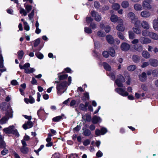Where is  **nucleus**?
<instances>
[{"label": "nucleus", "mask_w": 158, "mask_h": 158, "mask_svg": "<svg viewBox=\"0 0 158 158\" xmlns=\"http://www.w3.org/2000/svg\"><path fill=\"white\" fill-rule=\"evenodd\" d=\"M55 83L57 84L56 86L57 93L58 95H60L63 94L67 89L68 85L67 82L63 81L58 82L56 81Z\"/></svg>", "instance_id": "1"}, {"label": "nucleus", "mask_w": 158, "mask_h": 158, "mask_svg": "<svg viewBox=\"0 0 158 158\" xmlns=\"http://www.w3.org/2000/svg\"><path fill=\"white\" fill-rule=\"evenodd\" d=\"M13 112L12 109H9L8 111L5 113V116L0 120V124L2 125L6 123L10 118L13 117Z\"/></svg>", "instance_id": "2"}, {"label": "nucleus", "mask_w": 158, "mask_h": 158, "mask_svg": "<svg viewBox=\"0 0 158 158\" xmlns=\"http://www.w3.org/2000/svg\"><path fill=\"white\" fill-rule=\"evenodd\" d=\"M115 91L118 93L123 97H126L128 94V93L126 91V88H117L115 89Z\"/></svg>", "instance_id": "3"}, {"label": "nucleus", "mask_w": 158, "mask_h": 158, "mask_svg": "<svg viewBox=\"0 0 158 158\" xmlns=\"http://www.w3.org/2000/svg\"><path fill=\"white\" fill-rule=\"evenodd\" d=\"M152 0H144L142 2V5L144 9L150 10L152 8L151 5Z\"/></svg>", "instance_id": "4"}, {"label": "nucleus", "mask_w": 158, "mask_h": 158, "mask_svg": "<svg viewBox=\"0 0 158 158\" xmlns=\"http://www.w3.org/2000/svg\"><path fill=\"white\" fill-rule=\"evenodd\" d=\"M118 77L119 79H118L115 81V83L118 87H123V85L122 83L125 82V79L121 75H119Z\"/></svg>", "instance_id": "5"}, {"label": "nucleus", "mask_w": 158, "mask_h": 158, "mask_svg": "<svg viewBox=\"0 0 158 158\" xmlns=\"http://www.w3.org/2000/svg\"><path fill=\"white\" fill-rule=\"evenodd\" d=\"M91 15L95 20L97 22L100 21L102 19L101 15L94 11L91 12Z\"/></svg>", "instance_id": "6"}, {"label": "nucleus", "mask_w": 158, "mask_h": 158, "mask_svg": "<svg viewBox=\"0 0 158 158\" xmlns=\"http://www.w3.org/2000/svg\"><path fill=\"white\" fill-rule=\"evenodd\" d=\"M110 20L113 23H116L118 22V23H122L123 20L119 18L115 15H112L110 18Z\"/></svg>", "instance_id": "7"}, {"label": "nucleus", "mask_w": 158, "mask_h": 158, "mask_svg": "<svg viewBox=\"0 0 158 158\" xmlns=\"http://www.w3.org/2000/svg\"><path fill=\"white\" fill-rule=\"evenodd\" d=\"M139 40L142 44H146L151 42V40L150 39L143 36L140 38Z\"/></svg>", "instance_id": "8"}, {"label": "nucleus", "mask_w": 158, "mask_h": 158, "mask_svg": "<svg viewBox=\"0 0 158 158\" xmlns=\"http://www.w3.org/2000/svg\"><path fill=\"white\" fill-rule=\"evenodd\" d=\"M0 106L2 110L4 111H6V112H8L9 109H12L10 107L8 104L5 102L1 104Z\"/></svg>", "instance_id": "9"}, {"label": "nucleus", "mask_w": 158, "mask_h": 158, "mask_svg": "<svg viewBox=\"0 0 158 158\" xmlns=\"http://www.w3.org/2000/svg\"><path fill=\"white\" fill-rule=\"evenodd\" d=\"M14 128L15 127L14 126H10L3 129V131L6 134H11Z\"/></svg>", "instance_id": "10"}, {"label": "nucleus", "mask_w": 158, "mask_h": 158, "mask_svg": "<svg viewBox=\"0 0 158 158\" xmlns=\"http://www.w3.org/2000/svg\"><path fill=\"white\" fill-rule=\"evenodd\" d=\"M45 113L44 109L42 107H40V109L38 110L37 112V114L39 118L42 119L44 114Z\"/></svg>", "instance_id": "11"}, {"label": "nucleus", "mask_w": 158, "mask_h": 158, "mask_svg": "<svg viewBox=\"0 0 158 158\" xmlns=\"http://www.w3.org/2000/svg\"><path fill=\"white\" fill-rule=\"evenodd\" d=\"M33 126L32 122L31 120H28L23 125V127L25 130L31 128Z\"/></svg>", "instance_id": "12"}, {"label": "nucleus", "mask_w": 158, "mask_h": 158, "mask_svg": "<svg viewBox=\"0 0 158 158\" xmlns=\"http://www.w3.org/2000/svg\"><path fill=\"white\" fill-rule=\"evenodd\" d=\"M151 15V13L149 11L147 10H143L140 13V16L144 18L149 17Z\"/></svg>", "instance_id": "13"}, {"label": "nucleus", "mask_w": 158, "mask_h": 158, "mask_svg": "<svg viewBox=\"0 0 158 158\" xmlns=\"http://www.w3.org/2000/svg\"><path fill=\"white\" fill-rule=\"evenodd\" d=\"M127 16L130 19L131 22V23H134V20L137 18L135 14L132 12H130L128 13Z\"/></svg>", "instance_id": "14"}, {"label": "nucleus", "mask_w": 158, "mask_h": 158, "mask_svg": "<svg viewBox=\"0 0 158 158\" xmlns=\"http://www.w3.org/2000/svg\"><path fill=\"white\" fill-rule=\"evenodd\" d=\"M150 64L151 65L154 67L158 66V60L154 58H151L149 60Z\"/></svg>", "instance_id": "15"}, {"label": "nucleus", "mask_w": 158, "mask_h": 158, "mask_svg": "<svg viewBox=\"0 0 158 158\" xmlns=\"http://www.w3.org/2000/svg\"><path fill=\"white\" fill-rule=\"evenodd\" d=\"M141 25L143 29L146 30H148L150 27L149 23L145 20H143L142 22Z\"/></svg>", "instance_id": "16"}, {"label": "nucleus", "mask_w": 158, "mask_h": 158, "mask_svg": "<svg viewBox=\"0 0 158 158\" xmlns=\"http://www.w3.org/2000/svg\"><path fill=\"white\" fill-rule=\"evenodd\" d=\"M130 48V45L126 43H123L121 46V49L123 51H127Z\"/></svg>", "instance_id": "17"}, {"label": "nucleus", "mask_w": 158, "mask_h": 158, "mask_svg": "<svg viewBox=\"0 0 158 158\" xmlns=\"http://www.w3.org/2000/svg\"><path fill=\"white\" fill-rule=\"evenodd\" d=\"M118 24L116 27V29L121 31H123L125 30V27L123 25V21L122 23H118Z\"/></svg>", "instance_id": "18"}, {"label": "nucleus", "mask_w": 158, "mask_h": 158, "mask_svg": "<svg viewBox=\"0 0 158 158\" xmlns=\"http://www.w3.org/2000/svg\"><path fill=\"white\" fill-rule=\"evenodd\" d=\"M149 36L151 38L155 40H158V34L152 32H149Z\"/></svg>", "instance_id": "19"}, {"label": "nucleus", "mask_w": 158, "mask_h": 158, "mask_svg": "<svg viewBox=\"0 0 158 158\" xmlns=\"http://www.w3.org/2000/svg\"><path fill=\"white\" fill-rule=\"evenodd\" d=\"M102 121V119L100 117L95 115L93 118L92 122L94 124H96L101 122Z\"/></svg>", "instance_id": "20"}, {"label": "nucleus", "mask_w": 158, "mask_h": 158, "mask_svg": "<svg viewBox=\"0 0 158 158\" xmlns=\"http://www.w3.org/2000/svg\"><path fill=\"white\" fill-rule=\"evenodd\" d=\"M133 7L134 10L137 11H141L143 9L142 5L139 3L135 4L134 5Z\"/></svg>", "instance_id": "21"}, {"label": "nucleus", "mask_w": 158, "mask_h": 158, "mask_svg": "<svg viewBox=\"0 0 158 158\" xmlns=\"http://www.w3.org/2000/svg\"><path fill=\"white\" fill-rule=\"evenodd\" d=\"M142 55L143 57L146 59H148L150 57V54L146 51H143L142 53Z\"/></svg>", "instance_id": "22"}, {"label": "nucleus", "mask_w": 158, "mask_h": 158, "mask_svg": "<svg viewBox=\"0 0 158 158\" xmlns=\"http://www.w3.org/2000/svg\"><path fill=\"white\" fill-rule=\"evenodd\" d=\"M30 64L28 63H26L23 66H22L20 64L19 65V67L21 69H24V70L26 69H27L28 68H30Z\"/></svg>", "instance_id": "23"}, {"label": "nucleus", "mask_w": 158, "mask_h": 158, "mask_svg": "<svg viewBox=\"0 0 158 158\" xmlns=\"http://www.w3.org/2000/svg\"><path fill=\"white\" fill-rule=\"evenodd\" d=\"M106 39L108 43L112 44L114 42L113 37L110 35H108L106 36Z\"/></svg>", "instance_id": "24"}, {"label": "nucleus", "mask_w": 158, "mask_h": 158, "mask_svg": "<svg viewBox=\"0 0 158 158\" xmlns=\"http://www.w3.org/2000/svg\"><path fill=\"white\" fill-rule=\"evenodd\" d=\"M139 79L142 81H145L147 79L146 74L145 72H143L142 74L139 76Z\"/></svg>", "instance_id": "25"}, {"label": "nucleus", "mask_w": 158, "mask_h": 158, "mask_svg": "<svg viewBox=\"0 0 158 158\" xmlns=\"http://www.w3.org/2000/svg\"><path fill=\"white\" fill-rule=\"evenodd\" d=\"M153 27L156 31H158V21L156 19H154L153 21Z\"/></svg>", "instance_id": "26"}, {"label": "nucleus", "mask_w": 158, "mask_h": 158, "mask_svg": "<svg viewBox=\"0 0 158 158\" xmlns=\"http://www.w3.org/2000/svg\"><path fill=\"white\" fill-rule=\"evenodd\" d=\"M64 116V114H62L61 116H59L54 117L52 119V120L54 122H57L60 121L61 119H63V117Z\"/></svg>", "instance_id": "27"}, {"label": "nucleus", "mask_w": 158, "mask_h": 158, "mask_svg": "<svg viewBox=\"0 0 158 158\" xmlns=\"http://www.w3.org/2000/svg\"><path fill=\"white\" fill-rule=\"evenodd\" d=\"M132 29L133 31L136 34H140L141 33V30L139 27H134Z\"/></svg>", "instance_id": "28"}, {"label": "nucleus", "mask_w": 158, "mask_h": 158, "mask_svg": "<svg viewBox=\"0 0 158 158\" xmlns=\"http://www.w3.org/2000/svg\"><path fill=\"white\" fill-rule=\"evenodd\" d=\"M121 6L123 8H127L129 7V4L127 1H124L122 2Z\"/></svg>", "instance_id": "29"}, {"label": "nucleus", "mask_w": 158, "mask_h": 158, "mask_svg": "<svg viewBox=\"0 0 158 158\" xmlns=\"http://www.w3.org/2000/svg\"><path fill=\"white\" fill-rule=\"evenodd\" d=\"M35 71V69L33 68H29L24 70V72L26 73L30 74L33 73Z\"/></svg>", "instance_id": "30"}, {"label": "nucleus", "mask_w": 158, "mask_h": 158, "mask_svg": "<svg viewBox=\"0 0 158 158\" xmlns=\"http://www.w3.org/2000/svg\"><path fill=\"white\" fill-rule=\"evenodd\" d=\"M89 99V93L86 92L84 94L83 96L82 97V99L85 101Z\"/></svg>", "instance_id": "31"}, {"label": "nucleus", "mask_w": 158, "mask_h": 158, "mask_svg": "<svg viewBox=\"0 0 158 158\" xmlns=\"http://www.w3.org/2000/svg\"><path fill=\"white\" fill-rule=\"evenodd\" d=\"M108 51L110 55L112 57H114L115 56V52L114 49L112 48L109 49Z\"/></svg>", "instance_id": "32"}, {"label": "nucleus", "mask_w": 158, "mask_h": 158, "mask_svg": "<svg viewBox=\"0 0 158 158\" xmlns=\"http://www.w3.org/2000/svg\"><path fill=\"white\" fill-rule=\"evenodd\" d=\"M28 148L26 147H22L20 149V151L23 154H27L28 152Z\"/></svg>", "instance_id": "33"}, {"label": "nucleus", "mask_w": 158, "mask_h": 158, "mask_svg": "<svg viewBox=\"0 0 158 158\" xmlns=\"http://www.w3.org/2000/svg\"><path fill=\"white\" fill-rule=\"evenodd\" d=\"M68 77V75L67 74H62L60 75V74H58V77L60 80H63L67 78Z\"/></svg>", "instance_id": "34"}, {"label": "nucleus", "mask_w": 158, "mask_h": 158, "mask_svg": "<svg viewBox=\"0 0 158 158\" xmlns=\"http://www.w3.org/2000/svg\"><path fill=\"white\" fill-rule=\"evenodd\" d=\"M128 33L129 37L130 39H133L135 37V34L132 31H129Z\"/></svg>", "instance_id": "35"}, {"label": "nucleus", "mask_w": 158, "mask_h": 158, "mask_svg": "<svg viewBox=\"0 0 158 158\" xmlns=\"http://www.w3.org/2000/svg\"><path fill=\"white\" fill-rule=\"evenodd\" d=\"M103 66L104 69L109 72H110L111 70V68L110 66L106 63H103Z\"/></svg>", "instance_id": "36"}, {"label": "nucleus", "mask_w": 158, "mask_h": 158, "mask_svg": "<svg viewBox=\"0 0 158 158\" xmlns=\"http://www.w3.org/2000/svg\"><path fill=\"white\" fill-rule=\"evenodd\" d=\"M82 118L84 119L85 120H86L87 121H90L91 119V117L90 115H82Z\"/></svg>", "instance_id": "37"}, {"label": "nucleus", "mask_w": 158, "mask_h": 158, "mask_svg": "<svg viewBox=\"0 0 158 158\" xmlns=\"http://www.w3.org/2000/svg\"><path fill=\"white\" fill-rule=\"evenodd\" d=\"M120 5L119 4L117 3H114L112 6V7L113 9L115 10H118L120 8Z\"/></svg>", "instance_id": "38"}, {"label": "nucleus", "mask_w": 158, "mask_h": 158, "mask_svg": "<svg viewBox=\"0 0 158 158\" xmlns=\"http://www.w3.org/2000/svg\"><path fill=\"white\" fill-rule=\"evenodd\" d=\"M134 24L135 27H139L140 24V21L138 20V19L137 18L135 20L134 23H132Z\"/></svg>", "instance_id": "39"}, {"label": "nucleus", "mask_w": 158, "mask_h": 158, "mask_svg": "<svg viewBox=\"0 0 158 158\" xmlns=\"http://www.w3.org/2000/svg\"><path fill=\"white\" fill-rule=\"evenodd\" d=\"M140 59V57L136 55H133L132 56V60L133 61L135 62H137Z\"/></svg>", "instance_id": "40"}, {"label": "nucleus", "mask_w": 158, "mask_h": 158, "mask_svg": "<svg viewBox=\"0 0 158 158\" xmlns=\"http://www.w3.org/2000/svg\"><path fill=\"white\" fill-rule=\"evenodd\" d=\"M135 49L138 51L140 52L143 50V47L141 45H136L135 46Z\"/></svg>", "instance_id": "41"}, {"label": "nucleus", "mask_w": 158, "mask_h": 158, "mask_svg": "<svg viewBox=\"0 0 158 158\" xmlns=\"http://www.w3.org/2000/svg\"><path fill=\"white\" fill-rule=\"evenodd\" d=\"M35 55L36 57L40 59H42L44 57L43 54L40 52H36Z\"/></svg>", "instance_id": "42"}, {"label": "nucleus", "mask_w": 158, "mask_h": 158, "mask_svg": "<svg viewBox=\"0 0 158 158\" xmlns=\"http://www.w3.org/2000/svg\"><path fill=\"white\" fill-rule=\"evenodd\" d=\"M24 7L27 12H29L32 9V6L31 5L24 4Z\"/></svg>", "instance_id": "43"}, {"label": "nucleus", "mask_w": 158, "mask_h": 158, "mask_svg": "<svg viewBox=\"0 0 158 158\" xmlns=\"http://www.w3.org/2000/svg\"><path fill=\"white\" fill-rule=\"evenodd\" d=\"M24 53V52L22 50L19 51L18 52V58L19 60L21 59L22 58Z\"/></svg>", "instance_id": "44"}, {"label": "nucleus", "mask_w": 158, "mask_h": 158, "mask_svg": "<svg viewBox=\"0 0 158 158\" xmlns=\"http://www.w3.org/2000/svg\"><path fill=\"white\" fill-rule=\"evenodd\" d=\"M107 74L108 75V76H110L111 79L112 80H114L115 79V76L114 74L113 73L110 72V71L108 72L107 73Z\"/></svg>", "instance_id": "45"}, {"label": "nucleus", "mask_w": 158, "mask_h": 158, "mask_svg": "<svg viewBox=\"0 0 158 158\" xmlns=\"http://www.w3.org/2000/svg\"><path fill=\"white\" fill-rule=\"evenodd\" d=\"M85 32L88 34H91L92 33V30L89 27H85L84 28Z\"/></svg>", "instance_id": "46"}, {"label": "nucleus", "mask_w": 158, "mask_h": 158, "mask_svg": "<svg viewBox=\"0 0 158 158\" xmlns=\"http://www.w3.org/2000/svg\"><path fill=\"white\" fill-rule=\"evenodd\" d=\"M136 68V66L134 65L129 66L127 68V69L130 71H133Z\"/></svg>", "instance_id": "47"}, {"label": "nucleus", "mask_w": 158, "mask_h": 158, "mask_svg": "<svg viewBox=\"0 0 158 158\" xmlns=\"http://www.w3.org/2000/svg\"><path fill=\"white\" fill-rule=\"evenodd\" d=\"M117 35L118 37L121 39L122 40H125V37L122 33L120 32H117Z\"/></svg>", "instance_id": "48"}, {"label": "nucleus", "mask_w": 158, "mask_h": 158, "mask_svg": "<svg viewBox=\"0 0 158 158\" xmlns=\"http://www.w3.org/2000/svg\"><path fill=\"white\" fill-rule=\"evenodd\" d=\"M19 12L20 14H23V15L25 16H26L27 14L26 11L23 8H20Z\"/></svg>", "instance_id": "49"}, {"label": "nucleus", "mask_w": 158, "mask_h": 158, "mask_svg": "<svg viewBox=\"0 0 158 158\" xmlns=\"http://www.w3.org/2000/svg\"><path fill=\"white\" fill-rule=\"evenodd\" d=\"M90 134L91 131L88 129L85 130L84 132V135L86 136H89Z\"/></svg>", "instance_id": "50"}, {"label": "nucleus", "mask_w": 158, "mask_h": 158, "mask_svg": "<svg viewBox=\"0 0 158 158\" xmlns=\"http://www.w3.org/2000/svg\"><path fill=\"white\" fill-rule=\"evenodd\" d=\"M34 10H33L31 13L29 14L28 17L29 19L30 20H31L33 18L34 15Z\"/></svg>", "instance_id": "51"}, {"label": "nucleus", "mask_w": 158, "mask_h": 158, "mask_svg": "<svg viewBox=\"0 0 158 158\" xmlns=\"http://www.w3.org/2000/svg\"><path fill=\"white\" fill-rule=\"evenodd\" d=\"M80 108L82 110L86 111L87 110V108H86L85 105L81 103L79 105Z\"/></svg>", "instance_id": "52"}, {"label": "nucleus", "mask_w": 158, "mask_h": 158, "mask_svg": "<svg viewBox=\"0 0 158 158\" xmlns=\"http://www.w3.org/2000/svg\"><path fill=\"white\" fill-rule=\"evenodd\" d=\"M24 28L26 30L28 31L29 30V27L27 22H24Z\"/></svg>", "instance_id": "53"}, {"label": "nucleus", "mask_w": 158, "mask_h": 158, "mask_svg": "<svg viewBox=\"0 0 158 158\" xmlns=\"http://www.w3.org/2000/svg\"><path fill=\"white\" fill-rule=\"evenodd\" d=\"M149 32L145 30H143L142 31H141L142 35L144 36H146L147 35L149 36Z\"/></svg>", "instance_id": "54"}, {"label": "nucleus", "mask_w": 158, "mask_h": 158, "mask_svg": "<svg viewBox=\"0 0 158 158\" xmlns=\"http://www.w3.org/2000/svg\"><path fill=\"white\" fill-rule=\"evenodd\" d=\"M152 74L154 77L158 76V69H156L152 71Z\"/></svg>", "instance_id": "55"}, {"label": "nucleus", "mask_w": 158, "mask_h": 158, "mask_svg": "<svg viewBox=\"0 0 158 158\" xmlns=\"http://www.w3.org/2000/svg\"><path fill=\"white\" fill-rule=\"evenodd\" d=\"M97 35L99 36L103 37L105 36V34L104 32L102 31H99L97 32Z\"/></svg>", "instance_id": "56"}, {"label": "nucleus", "mask_w": 158, "mask_h": 158, "mask_svg": "<svg viewBox=\"0 0 158 158\" xmlns=\"http://www.w3.org/2000/svg\"><path fill=\"white\" fill-rule=\"evenodd\" d=\"M40 40L39 39H37L35 40L34 44V46L36 47L38 46V45L40 44Z\"/></svg>", "instance_id": "57"}, {"label": "nucleus", "mask_w": 158, "mask_h": 158, "mask_svg": "<svg viewBox=\"0 0 158 158\" xmlns=\"http://www.w3.org/2000/svg\"><path fill=\"white\" fill-rule=\"evenodd\" d=\"M6 144L5 141L3 140L0 141V148H4L6 147Z\"/></svg>", "instance_id": "58"}, {"label": "nucleus", "mask_w": 158, "mask_h": 158, "mask_svg": "<svg viewBox=\"0 0 158 158\" xmlns=\"http://www.w3.org/2000/svg\"><path fill=\"white\" fill-rule=\"evenodd\" d=\"M4 149L1 152V154L3 156L5 155L8 152V150L5 148H4Z\"/></svg>", "instance_id": "59"}, {"label": "nucleus", "mask_w": 158, "mask_h": 158, "mask_svg": "<svg viewBox=\"0 0 158 158\" xmlns=\"http://www.w3.org/2000/svg\"><path fill=\"white\" fill-rule=\"evenodd\" d=\"M13 134V135H15V136H17V137H18L19 136V134L18 133V132L17 131V130L15 129H14L13 132H12V133Z\"/></svg>", "instance_id": "60"}, {"label": "nucleus", "mask_w": 158, "mask_h": 158, "mask_svg": "<svg viewBox=\"0 0 158 158\" xmlns=\"http://www.w3.org/2000/svg\"><path fill=\"white\" fill-rule=\"evenodd\" d=\"M93 20V19L90 17H88L86 18V22L88 24L91 23Z\"/></svg>", "instance_id": "61"}, {"label": "nucleus", "mask_w": 158, "mask_h": 158, "mask_svg": "<svg viewBox=\"0 0 158 158\" xmlns=\"http://www.w3.org/2000/svg\"><path fill=\"white\" fill-rule=\"evenodd\" d=\"M150 63L148 62H145L143 63L141 65V67L143 68H144L149 65Z\"/></svg>", "instance_id": "62"}, {"label": "nucleus", "mask_w": 158, "mask_h": 158, "mask_svg": "<svg viewBox=\"0 0 158 158\" xmlns=\"http://www.w3.org/2000/svg\"><path fill=\"white\" fill-rule=\"evenodd\" d=\"M90 27L93 29H95L97 28V25L94 23H91Z\"/></svg>", "instance_id": "63"}, {"label": "nucleus", "mask_w": 158, "mask_h": 158, "mask_svg": "<svg viewBox=\"0 0 158 158\" xmlns=\"http://www.w3.org/2000/svg\"><path fill=\"white\" fill-rule=\"evenodd\" d=\"M101 135H103L107 132V130L106 128H102L101 129Z\"/></svg>", "instance_id": "64"}]
</instances>
